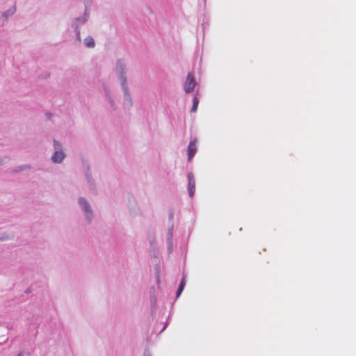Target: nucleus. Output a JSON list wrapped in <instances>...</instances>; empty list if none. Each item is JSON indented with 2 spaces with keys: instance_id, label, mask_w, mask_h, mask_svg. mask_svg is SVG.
I'll list each match as a JSON object with an SVG mask.
<instances>
[{
  "instance_id": "f257e3e1",
  "label": "nucleus",
  "mask_w": 356,
  "mask_h": 356,
  "mask_svg": "<svg viewBox=\"0 0 356 356\" xmlns=\"http://www.w3.org/2000/svg\"><path fill=\"white\" fill-rule=\"evenodd\" d=\"M195 86V81L194 76L191 73H189L186 77L184 83V90L186 93H189L194 90Z\"/></svg>"
},
{
  "instance_id": "f03ea898",
  "label": "nucleus",
  "mask_w": 356,
  "mask_h": 356,
  "mask_svg": "<svg viewBox=\"0 0 356 356\" xmlns=\"http://www.w3.org/2000/svg\"><path fill=\"white\" fill-rule=\"evenodd\" d=\"M197 139H193L191 140L188 146L187 152H188V161H191L193 157L195 156L197 151Z\"/></svg>"
},
{
  "instance_id": "7ed1b4c3",
  "label": "nucleus",
  "mask_w": 356,
  "mask_h": 356,
  "mask_svg": "<svg viewBox=\"0 0 356 356\" xmlns=\"http://www.w3.org/2000/svg\"><path fill=\"white\" fill-rule=\"evenodd\" d=\"M187 177L188 180V194L192 197L195 193V181L192 172H189Z\"/></svg>"
},
{
  "instance_id": "20e7f679",
  "label": "nucleus",
  "mask_w": 356,
  "mask_h": 356,
  "mask_svg": "<svg viewBox=\"0 0 356 356\" xmlns=\"http://www.w3.org/2000/svg\"><path fill=\"white\" fill-rule=\"evenodd\" d=\"M79 202L80 205L82 206V207L85 211V215H86V218L90 220L92 218V211H91L90 207L88 204L86 200L83 198H80L79 200Z\"/></svg>"
},
{
  "instance_id": "39448f33",
  "label": "nucleus",
  "mask_w": 356,
  "mask_h": 356,
  "mask_svg": "<svg viewBox=\"0 0 356 356\" xmlns=\"http://www.w3.org/2000/svg\"><path fill=\"white\" fill-rule=\"evenodd\" d=\"M65 154L63 152L56 151L51 156L54 163H60L63 160Z\"/></svg>"
},
{
  "instance_id": "423d86ee",
  "label": "nucleus",
  "mask_w": 356,
  "mask_h": 356,
  "mask_svg": "<svg viewBox=\"0 0 356 356\" xmlns=\"http://www.w3.org/2000/svg\"><path fill=\"white\" fill-rule=\"evenodd\" d=\"M85 44L88 47H94L95 42L92 38L88 37L85 39Z\"/></svg>"
},
{
  "instance_id": "0eeeda50",
  "label": "nucleus",
  "mask_w": 356,
  "mask_h": 356,
  "mask_svg": "<svg viewBox=\"0 0 356 356\" xmlns=\"http://www.w3.org/2000/svg\"><path fill=\"white\" fill-rule=\"evenodd\" d=\"M198 104H199V99L197 97H195L193 99V106L191 108V112L195 113L197 111Z\"/></svg>"
},
{
  "instance_id": "6e6552de",
  "label": "nucleus",
  "mask_w": 356,
  "mask_h": 356,
  "mask_svg": "<svg viewBox=\"0 0 356 356\" xmlns=\"http://www.w3.org/2000/svg\"><path fill=\"white\" fill-rule=\"evenodd\" d=\"M184 286H185V278H183L181 280V283L179 284V286L178 288V290L177 291V297L179 296L180 294L181 293V292H182V291H183V289L184 288Z\"/></svg>"
},
{
  "instance_id": "1a4fd4ad",
  "label": "nucleus",
  "mask_w": 356,
  "mask_h": 356,
  "mask_svg": "<svg viewBox=\"0 0 356 356\" xmlns=\"http://www.w3.org/2000/svg\"><path fill=\"white\" fill-rule=\"evenodd\" d=\"M54 146L55 149H59L61 147V145L58 142L54 141Z\"/></svg>"
},
{
  "instance_id": "9d476101",
  "label": "nucleus",
  "mask_w": 356,
  "mask_h": 356,
  "mask_svg": "<svg viewBox=\"0 0 356 356\" xmlns=\"http://www.w3.org/2000/svg\"><path fill=\"white\" fill-rule=\"evenodd\" d=\"M117 68L119 70H122V63L120 62L118 63Z\"/></svg>"
},
{
  "instance_id": "9b49d317",
  "label": "nucleus",
  "mask_w": 356,
  "mask_h": 356,
  "mask_svg": "<svg viewBox=\"0 0 356 356\" xmlns=\"http://www.w3.org/2000/svg\"><path fill=\"white\" fill-rule=\"evenodd\" d=\"M18 356H21V354H19Z\"/></svg>"
}]
</instances>
